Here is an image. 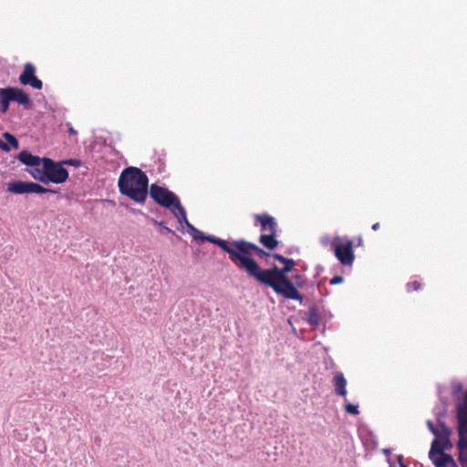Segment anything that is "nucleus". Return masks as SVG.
<instances>
[{
    "instance_id": "dca6fc26",
    "label": "nucleus",
    "mask_w": 467,
    "mask_h": 467,
    "mask_svg": "<svg viewBox=\"0 0 467 467\" xmlns=\"http://www.w3.org/2000/svg\"><path fill=\"white\" fill-rule=\"evenodd\" d=\"M275 236L276 232L262 234L259 237V242L266 249L274 250L279 244Z\"/></svg>"
},
{
    "instance_id": "2eb2a0df",
    "label": "nucleus",
    "mask_w": 467,
    "mask_h": 467,
    "mask_svg": "<svg viewBox=\"0 0 467 467\" xmlns=\"http://www.w3.org/2000/svg\"><path fill=\"white\" fill-rule=\"evenodd\" d=\"M431 460L435 467H458L453 457L448 453H440Z\"/></svg>"
},
{
    "instance_id": "9d476101",
    "label": "nucleus",
    "mask_w": 467,
    "mask_h": 467,
    "mask_svg": "<svg viewBox=\"0 0 467 467\" xmlns=\"http://www.w3.org/2000/svg\"><path fill=\"white\" fill-rule=\"evenodd\" d=\"M19 81L22 85H29L36 89H41L43 87L42 81L36 77V67L31 63H26L24 66Z\"/></svg>"
},
{
    "instance_id": "bb28decb",
    "label": "nucleus",
    "mask_w": 467,
    "mask_h": 467,
    "mask_svg": "<svg viewBox=\"0 0 467 467\" xmlns=\"http://www.w3.org/2000/svg\"><path fill=\"white\" fill-rule=\"evenodd\" d=\"M354 244L358 245V246H361L362 244H363V239H362V236H358L354 239Z\"/></svg>"
},
{
    "instance_id": "f257e3e1",
    "label": "nucleus",
    "mask_w": 467,
    "mask_h": 467,
    "mask_svg": "<svg viewBox=\"0 0 467 467\" xmlns=\"http://www.w3.org/2000/svg\"><path fill=\"white\" fill-rule=\"evenodd\" d=\"M273 256L284 265L282 268L274 265L269 269H262L257 263L248 262L251 272H253L254 275H257L260 284L270 286L277 295L286 299L302 302L303 296L296 288V285H303L302 276L300 275H296V284L287 276V274L291 272L296 265V262L279 254H274Z\"/></svg>"
},
{
    "instance_id": "9b49d317",
    "label": "nucleus",
    "mask_w": 467,
    "mask_h": 467,
    "mask_svg": "<svg viewBox=\"0 0 467 467\" xmlns=\"http://www.w3.org/2000/svg\"><path fill=\"white\" fill-rule=\"evenodd\" d=\"M459 441L457 449H467V411L457 410Z\"/></svg>"
},
{
    "instance_id": "6e6552de",
    "label": "nucleus",
    "mask_w": 467,
    "mask_h": 467,
    "mask_svg": "<svg viewBox=\"0 0 467 467\" xmlns=\"http://www.w3.org/2000/svg\"><path fill=\"white\" fill-rule=\"evenodd\" d=\"M7 192L15 194L24 193H57V191L47 189L36 182H24V181H12L7 183Z\"/></svg>"
},
{
    "instance_id": "473e14b6",
    "label": "nucleus",
    "mask_w": 467,
    "mask_h": 467,
    "mask_svg": "<svg viewBox=\"0 0 467 467\" xmlns=\"http://www.w3.org/2000/svg\"><path fill=\"white\" fill-rule=\"evenodd\" d=\"M462 385H459V386L457 387V389H458L459 391H461V390H462Z\"/></svg>"
},
{
    "instance_id": "20e7f679",
    "label": "nucleus",
    "mask_w": 467,
    "mask_h": 467,
    "mask_svg": "<svg viewBox=\"0 0 467 467\" xmlns=\"http://www.w3.org/2000/svg\"><path fill=\"white\" fill-rule=\"evenodd\" d=\"M148 193L157 204L169 209L181 223L184 222L186 225H190L185 209L175 193L156 183L150 186Z\"/></svg>"
},
{
    "instance_id": "2f4dec72",
    "label": "nucleus",
    "mask_w": 467,
    "mask_h": 467,
    "mask_svg": "<svg viewBox=\"0 0 467 467\" xmlns=\"http://www.w3.org/2000/svg\"><path fill=\"white\" fill-rule=\"evenodd\" d=\"M401 459H402V457H401V456H400V457H399V461H400V467H408V466H406L405 464H403V463L401 462Z\"/></svg>"
},
{
    "instance_id": "423d86ee",
    "label": "nucleus",
    "mask_w": 467,
    "mask_h": 467,
    "mask_svg": "<svg viewBox=\"0 0 467 467\" xmlns=\"http://www.w3.org/2000/svg\"><path fill=\"white\" fill-rule=\"evenodd\" d=\"M354 242L348 238L337 236L332 241L335 256L344 265H351L355 260Z\"/></svg>"
},
{
    "instance_id": "a878e982",
    "label": "nucleus",
    "mask_w": 467,
    "mask_h": 467,
    "mask_svg": "<svg viewBox=\"0 0 467 467\" xmlns=\"http://www.w3.org/2000/svg\"><path fill=\"white\" fill-rule=\"evenodd\" d=\"M63 164H68V165H73V166H79L80 161H78V160H75V159H69L67 161H62V165Z\"/></svg>"
},
{
    "instance_id": "f8f14e48",
    "label": "nucleus",
    "mask_w": 467,
    "mask_h": 467,
    "mask_svg": "<svg viewBox=\"0 0 467 467\" xmlns=\"http://www.w3.org/2000/svg\"><path fill=\"white\" fill-rule=\"evenodd\" d=\"M254 218L260 224L261 231L264 233L277 232V223L275 219L268 213L254 214Z\"/></svg>"
},
{
    "instance_id": "4468645a",
    "label": "nucleus",
    "mask_w": 467,
    "mask_h": 467,
    "mask_svg": "<svg viewBox=\"0 0 467 467\" xmlns=\"http://www.w3.org/2000/svg\"><path fill=\"white\" fill-rule=\"evenodd\" d=\"M333 384L335 387V392L337 395L343 398L347 397V379H345L342 372H337L334 375ZM347 400V399H345Z\"/></svg>"
},
{
    "instance_id": "0eeeda50",
    "label": "nucleus",
    "mask_w": 467,
    "mask_h": 467,
    "mask_svg": "<svg viewBox=\"0 0 467 467\" xmlns=\"http://www.w3.org/2000/svg\"><path fill=\"white\" fill-rule=\"evenodd\" d=\"M43 166L46 169L47 183H63L68 179V171L63 167L62 162H55L49 158H44Z\"/></svg>"
},
{
    "instance_id": "6ab92c4d",
    "label": "nucleus",
    "mask_w": 467,
    "mask_h": 467,
    "mask_svg": "<svg viewBox=\"0 0 467 467\" xmlns=\"http://www.w3.org/2000/svg\"><path fill=\"white\" fill-rule=\"evenodd\" d=\"M458 460L462 467H467V449L458 450Z\"/></svg>"
},
{
    "instance_id": "1a4fd4ad",
    "label": "nucleus",
    "mask_w": 467,
    "mask_h": 467,
    "mask_svg": "<svg viewBox=\"0 0 467 467\" xmlns=\"http://www.w3.org/2000/svg\"><path fill=\"white\" fill-rule=\"evenodd\" d=\"M439 427L441 429L442 434L439 435L438 438L435 437L431 442V450L429 452L430 459L439 455L440 453H445L444 450L447 449L449 445H451V430L444 423H440Z\"/></svg>"
},
{
    "instance_id": "7ed1b4c3",
    "label": "nucleus",
    "mask_w": 467,
    "mask_h": 467,
    "mask_svg": "<svg viewBox=\"0 0 467 467\" xmlns=\"http://www.w3.org/2000/svg\"><path fill=\"white\" fill-rule=\"evenodd\" d=\"M119 191L138 203H144L149 191V179L144 171L137 167L125 168L119 178Z\"/></svg>"
},
{
    "instance_id": "aec40b11",
    "label": "nucleus",
    "mask_w": 467,
    "mask_h": 467,
    "mask_svg": "<svg viewBox=\"0 0 467 467\" xmlns=\"http://www.w3.org/2000/svg\"><path fill=\"white\" fill-rule=\"evenodd\" d=\"M5 138L7 140L8 144L12 146L14 149H18L19 144L16 138L9 133L5 134Z\"/></svg>"
},
{
    "instance_id": "5701e85b",
    "label": "nucleus",
    "mask_w": 467,
    "mask_h": 467,
    "mask_svg": "<svg viewBox=\"0 0 467 467\" xmlns=\"http://www.w3.org/2000/svg\"><path fill=\"white\" fill-rule=\"evenodd\" d=\"M428 427L431 432L438 438L439 435L442 434L441 429L439 427L440 430L434 427L433 423L431 421H428Z\"/></svg>"
},
{
    "instance_id": "cd10ccee",
    "label": "nucleus",
    "mask_w": 467,
    "mask_h": 467,
    "mask_svg": "<svg viewBox=\"0 0 467 467\" xmlns=\"http://www.w3.org/2000/svg\"><path fill=\"white\" fill-rule=\"evenodd\" d=\"M0 148L3 150H5V151H9L10 150V146L2 142L0 140Z\"/></svg>"
},
{
    "instance_id": "4be33fe9",
    "label": "nucleus",
    "mask_w": 467,
    "mask_h": 467,
    "mask_svg": "<svg viewBox=\"0 0 467 467\" xmlns=\"http://www.w3.org/2000/svg\"><path fill=\"white\" fill-rule=\"evenodd\" d=\"M421 288V283L419 281H412L407 284V290L409 292L418 291Z\"/></svg>"
},
{
    "instance_id": "c85d7f7f",
    "label": "nucleus",
    "mask_w": 467,
    "mask_h": 467,
    "mask_svg": "<svg viewBox=\"0 0 467 467\" xmlns=\"http://www.w3.org/2000/svg\"><path fill=\"white\" fill-rule=\"evenodd\" d=\"M155 223H159V225H161V227H163V229L169 233L172 232L170 228H168L167 226L164 225V223L163 222H160V223H157V221H154Z\"/></svg>"
},
{
    "instance_id": "7c9ffc66",
    "label": "nucleus",
    "mask_w": 467,
    "mask_h": 467,
    "mask_svg": "<svg viewBox=\"0 0 467 467\" xmlns=\"http://www.w3.org/2000/svg\"><path fill=\"white\" fill-rule=\"evenodd\" d=\"M68 132L72 135H76L77 134V131L72 128V127H69L68 128Z\"/></svg>"
},
{
    "instance_id": "c756f323",
    "label": "nucleus",
    "mask_w": 467,
    "mask_h": 467,
    "mask_svg": "<svg viewBox=\"0 0 467 467\" xmlns=\"http://www.w3.org/2000/svg\"><path fill=\"white\" fill-rule=\"evenodd\" d=\"M379 227H380L379 223H374V224L372 225V227H371V228H372V230H373V231H377V230H379Z\"/></svg>"
},
{
    "instance_id": "39448f33",
    "label": "nucleus",
    "mask_w": 467,
    "mask_h": 467,
    "mask_svg": "<svg viewBox=\"0 0 467 467\" xmlns=\"http://www.w3.org/2000/svg\"><path fill=\"white\" fill-rule=\"evenodd\" d=\"M11 101L24 106L26 109L32 108L30 98L23 89L16 87L0 88V111L2 113L7 112Z\"/></svg>"
},
{
    "instance_id": "ddd939ff",
    "label": "nucleus",
    "mask_w": 467,
    "mask_h": 467,
    "mask_svg": "<svg viewBox=\"0 0 467 467\" xmlns=\"http://www.w3.org/2000/svg\"><path fill=\"white\" fill-rule=\"evenodd\" d=\"M18 160L26 166L39 167L40 165L43 166L44 158L33 155L27 150H23L19 153Z\"/></svg>"
},
{
    "instance_id": "f3484780",
    "label": "nucleus",
    "mask_w": 467,
    "mask_h": 467,
    "mask_svg": "<svg viewBox=\"0 0 467 467\" xmlns=\"http://www.w3.org/2000/svg\"><path fill=\"white\" fill-rule=\"evenodd\" d=\"M187 226L194 232V234H195L193 235L194 239H198V238H199V239H201V240H202V241H207V242L212 243V244H213V243L211 241V240H213V239L222 240L221 238L216 237V236H214V235H205L202 232H201V231H199V230L195 229V228H194L191 223H190V225H187Z\"/></svg>"
},
{
    "instance_id": "a211bd4d",
    "label": "nucleus",
    "mask_w": 467,
    "mask_h": 467,
    "mask_svg": "<svg viewBox=\"0 0 467 467\" xmlns=\"http://www.w3.org/2000/svg\"><path fill=\"white\" fill-rule=\"evenodd\" d=\"M31 175L34 179L40 181L43 183H47L46 180V169L45 166H42V169L38 167H35L33 171H31Z\"/></svg>"
},
{
    "instance_id": "f03ea898",
    "label": "nucleus",
    "mask_w": 467,
    "mask_h": 467,
    "mask_svg": "<svg viewBox=\"0 0 467 467\" xmlns=\"http://www.w3.org/2000/svg\"><path fill=\"white\" fill-rule=\"evenodd\" d=\"M214 244L218 245L223 252H225L230 260L240 269H243L246 274L258 281L257 275L251 272L248 266V262L257 263L252 255L254 254L263 258L269 255L267 252L257 246L256 244L247 242L244 239L228 242L226 240H211Z\"/></svg>"
},
{
    "instance_id": "412c9836",
    "label": "nucleus",
    "mask_w": 467,
    "mask_h": 467,
    "mask_svg": "<svg viewBox=\"0 0 467 467\" xmlns=\"http://www.w3.org/2000/svg\"><path fill=\"white\" fill-rule=\"evenodd\" d=\"M345 410L347 413L351 415H358L359 413L358 407L351 403H346Z\"/></svg>"
},
{
    "instance_id": "b1692460",
    "label": "nucleus",
    "mask_w": 467,
    "mask_h": 467,
    "mask_svg": "<svg viewBox=\"0 0 467 467\" xmlns=\"http://www.w3.org/2000/svg\"><path fill=\"white\" fill-rule=\"evenodd\" d=\"M344 281L343 276L341 275H336L330 280V285H338L341 284Z\"/></svg>"
},
{
    "instance_id": "393cba45",
    "label": "nucleus",
    "mask_w": 467,
    "mask_h": 467,
    "mask_svg": "<svg viewBox=\"0 0 467 467\" xmlns=\"http://www.w3.org/2000/svg\"><path fill=\"white\" fill-rule=\"evenodd\" d=\"M309 322L312 325H317L318 323V316L317 315V313L314 310L311 311V317L309 319Z\"/></svg>"
}]
</instances>
